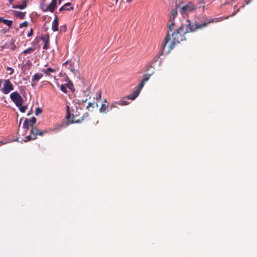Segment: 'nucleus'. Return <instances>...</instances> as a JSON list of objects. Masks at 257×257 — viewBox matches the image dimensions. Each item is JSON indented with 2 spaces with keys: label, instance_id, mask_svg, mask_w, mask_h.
Instances as JSON below:
<instances>
[{
  "label": "nucleus",
  "instance_id": "nucleus-45",
  "mask_svg": "<svg viewBox=\"0 0 257 257\" xmlns=\"http://www.w3.org/2000/svg\"><path fill=\"white\" fill-rule=\"evenodd\" d=\"M5 19L3 17H0V23H4Z\"/></svg>",
  "mask_w": 257,
  "mask_h": 257
},
{
  "label": "nucleus",
  "instance_id": "nucleus-48",
  "mask_svg": "<svg viewBox=\"0 0 257 257\" xmlns=\"http://www.w3.org/2000/svg\"><path fill=\"white\" fill-rule=\"evenodd\" d=\"M22 119H23L22 118H21V119H20V124H21V122H22ZM20 125V124H19V125Z\"/></svg>",
  "mask_w": 257,
  "mask_h": 257
},
{
  "label": "nucleus",
  "instance_id": "nucleus-9",
  "mask_svg": "<svg viewBox=\"0 0 257 257\" xmlns=\"http://www.w3.org/2000/svg\"><path fill=\"white\" fill-rule=\"evenodd\" d=\"M204 22H208V23H206V27H207L209 24L211 23H214L215 21H214V19H208L205 16H202V17L199 18L196 21H195V22H198V23H200V24L203 23Z\"/></svg>",
  "mask_w": 257,
  "mask_h": 257
},
{
  "label": "nucleus",
  "instance_id": "nucleus-8",
  "mask_svg": "<svg viewBox=\"0 0 257 257\" xmlns=\"http://www.w3.org/2000/svg\"><path fill=\"white\" fill-rule=\"evenodd\" d=\"M43 75L41 73H37L34 74L31 79V86L35 88L37 85V82L43 77Z\"/></svg>",
  "mask_w": 257,
  "mask_h": 257
},
{
  "label": "nucleus",
  "instance_id": "nucleus-33",
  "mask_svg": "<svg viewBox=\"0 0 257 257\" xmlns=\"http://www.w3.org/2000/svg\"><path fill=\"white\" fill-rule=\"evenodd\" d=\"M28 120L30 123V125L32 126L36 122V119L35 117H33L31 119H28Z\"/></svg>",
  "mask_w": 257,
  "mask_h": 257
},
{
  "label": "nucleus",
  "instance_id": "nucleus-6",
  "mask_svg": "<svg viewBox=\"0 0 257 257\" xmlns=\"http://www.w3.org/2000/svg\"><path fill=\"white\" fill-rule=\"evenodd\" d=\"M3 84L1 91L5 94H9L14 89V86L9 79H4L3 80Z\"/></svg>",
  "mask_w": 257,
  "mask_h": 257
},
{
  "label": "nucleus",
  "instance_id": "nucleus-21",
  "mask_svg": "<svg viewBox=\"0 0 257 257\" xmlns=\"http://www.w3.org/2000/svg\"><path fill=\"white\" fill-rule=\"evenodd\" d=\"M95 106L96 107H98V103L97 102H89L88 103V104L86 107V108L87 109H88L89 110H91V111H92V110H90V108L92 107V108H94Z\"/></svg>",
  "mask_w": 257,
  "mask_h": 257
},
{
  "label": "nucleus",
  "instance_id": "nucleus-22",
  "mask_svg": "<svg viewBox=\"0 0 257 257\" xmlns=\"http://www.w3.org/2000/svg\"><path fill=\"white\" fill-rule=\"evenodd\" d=\"M39 42H40V39L38 38H36L32 43V44H33L32 48H36V49L39 48L40 47V46L39 45Z\"/></svg>",
  "mask_w": 257,
  "mask_h": 257
},
{
  "label": "nucleus",
  "instance_id": "nucleus-16",
  "mask_svg": "<svg viewBox=\"0 0 257 257\" xmlns=\"http://www.w3.org/2000/svg\"><path fill=\"white\" fill-rule=\"evenodd\" d=\"M13 15L15 17L20 19H24L26 16V12H22L17 11H13Z\"/></svg>",
  "mask_w": 257,
  "mask_h": 257
},
{
  "label": "nucleus",
  "instance_id": "nucleus-46",
  "mask_svg": "<svg viewBox=\"0 0 257 257\" xmlns=\"http://www.w3.org/2000/svg\"><path fill=\"white\" fill-rule=\"evenodd\" d=\"M5 144V143H3V142H0V146H1V145H2L3 144Z\"/></svg>",
  "mask_w": 257,
  "mask_h": 257
},
{
  "label": "nucleus",
  "instance_id": "nucleus-1",
  "mask_svg": "<svg viewBox=\"0 0 257 257\" xmlns=\"http://www.w3.org/2000/svg\"><path fill=\"white\" fill-rule=\"evenodd\" d=\"M186 34V33L184 31V28L181 26L179 28L175 30L172 33V40L168 45L169 41L170 40V35L169 33H168L161 46L162 53H169L175 48L177 44H179L181 42L186 41V39L184 36Z\"/></svg>",
  "mask_w": 257,
  "mask_h": 257
},
{
  "label": "nucleus",
  "instance_id": "nucleus-38",
  "mask_svg": "<svg viewBox=\"0 0 257 257\" xmlns=\"http://www.w3.org/2000/svg\"><path fill=\"white\" fill-rule=\"evenodd\" d=\"M67 30V26L66 25H64L60 27V32H65Z\"/></svg>",
  "mask_w": 257,
  "mask_h": 257
},
{
  "label": "nucleus",
  "instance_id": "nucleus-18",
  "mask_svg": "<svg viewBox=\"0 0 257 257\" xmlns=\"http://www.w3.org/2000/svg\"><path fill=\"white\" fill-rule=\"evenodd\" d=\"M140 93V91L139 90L136 89L134 91V92L132 94L127 96L126 97L130 99L134 100L139 95Z\"/></svg>",
  "mask_w": 257,
  "mask_h": 257
},
{
  "label": "nucleus",
  "instance_id": "nucleus-31",
  "mask_svg": "<svg viewBox=\"0 0 257 257\" xmlns=\"http://www.w3.org/2000/svg\"><path fill=\"white\" fill-rule=\"evenodd\" d=\"M60 90L64 93H67V88H66V86L65 85H63V84H62L60 86Z\"/></svg>",
  "mask_w": 257,
  "mask_h": 257
},
{
  "label": "nucleus",
  "instance_id": "nucleus-12",
  "mask_svg": "<svg viewBox=\"0 0 257 257\" xmlns=\"http://www.w3.org/2000/svg\"><path fill=\"white\" fill-rule=\"evenodd\" d=\"M74 9L72 4L71 3H67L65 4L64 6H63L62 7H61L59 9V12H61L63 11H70L73 10Z\"/></svg>",
  "mask_w": 257,
  "mask_h": 257
},
{
  "label": "nucleus",
  "instance_id": "nucleus-24",
  "mask_svg": "<svg viewBox=\"0 0 257 257\" xmlns=\"http://www.w3.org/2000/svg\"><path fill=\"white\" fill-rule=\"evenodd\" d=\"M41 8L42 11L44 12L49 11V9H48V5H46L44 3L41 4Z\"/></svg>",
  "mask_w": 257,
  "mask_h": 257
},
{
  "label": "nucleus",
  "instance_id": "nucleus-13",
  "mask_svg": "<svg viewBox=\"0 0 257 257\" xmlns=\"http://www.w3.org/2000/svg\"><path fill=\"white\" fill-rule=\"evenodd\" d=\"M63 66H65L66 68L72 72H74L75 71V68L74 66V63L71 62H69L67 61L65 63L63 64Z\"/></svg>",
  "mask_w": 257,
  "mask_h": 257
},
{
  "label": "nucleus",
  "instance_id": "nucleus-43",
  "mask_svg": "<svg viewBox=\"0 0 257 257\" xmlns=\"http://www.w3.org/2000/svg\"><path fill=\"white\" fill-rule=\"evenodd\" d=\"M33 30L32 28H31L30 32H28V33L27 34V36L31 37L33 35Z\"/></svg>",
  "mask_w": 257,
  "mask_h": 257
},
{
  "label": "nucleus",
  "instance_id": "nucleus-28",
  "mask_svg": "<svg viewBox=\"0 0 257 257\" xmlns=\"http://www.w3.org/2000/svg\"><path fill=\"white\" fill-rule=\"evenodd\" d=\"M4 23L9 27H11L13 24V21L12 20L5 19Z\"/></svg>",
  "mask_w": 257,
  "mask_h": 257
},
{
  "label": "nucleus",
  "instance_id": "nucleus-20",
  "mask_svg": "<svg viewBox=\"0 0 257 257\" xmlns=\"http://www.w3.org/2000/svg\"><path fill=\"white\" fill-rule=\"evenodd\" d=\"M32 126H33L32 125H30V123L28 120V118H26L25 119L23 127L24 129H26L27 130H28L30 127H32Z\"/></svg>",
  "mask_w": 257,
  "mask_h": 257
},
{
  "label": "nucleus",
  "instance_id": "nucleus-11",
  "mask_svg": "<svg viewBox=\"0 0 257 257\" xmlns=\"http://www.w3.org/2000/svg\"><path fill=\"white\" fill-rule=\"evenodd\" d=\"M20 3H22V4L20 5H15L12 6L13 9H19L21 10H23L25 9L27 6V0H19Z\"/></svg>",
  "mask_w": 257,
  "mask_h": 257
},
{
  "label": "nucleus",
  "instance_id": "nucleus-5",
  "mask_svg": "<svg viewBox=\"0 0 257 257\" xmlns=\"http://www.w3.org/2000/svg\"><path fill=\"white\" fill-rule=\"evenodd\" d=\"M180 7L179 4L176 3L175 9H172L171 12L170 16L169 24L168 28L169 30L171 32L174 29L175 26L174 19L177 16V9Z\"/></svg>",
  "mask_w": 257,
  "mask_h": 257
},
{
  "label": "nucleus",
  "instance_id": "nucleus-29",
  "mask_svg": "<svg viewBox=\"0 0 257 257\" xmlns=\"http://www.w3.org/2000/svg\"><path fill=\"white\" fill-rule=\"evenodd\" d=\"M35 137H34L33 136H31L30 135H29V136H27L25 139H24V141L25 142H27L28 141H31V140H35Z\"/></svg>",
  "mask_w": 257,
  "mask_h": 257
},
{
  "label": "nucleus",
  "instance_id": "nucleus-14",
  "mask_svg": "<svg viewBox=\"0 0 257 257\" xmlns=\"http://www.w3.org/2000/svg\"><path fill=\"white\" fill-rule=\"evenodd\" d=\"M58 24H59V21L58 19L57 16H55V18L53 20V22L52 23V29L53 31L56 32L58 31Z\"/></svg>",
  "mask_w": 257,
  "mask_h": 257
},
{
  "label": "nucleus",
  "instance_id": "nucleus-41",
  "mask_svg": "<svg viewBox=\"0 0 257 257\" xmlns=\"http://www.w3.org/2000/svg\"><path fill=\"white\" fill-rule=\"evenodd\" d=\"M6 69L7 70L10 71V72L9 73V75H12V74L14 73V69L13 68L8 66Z\"/></svg>",
  "mask_w": 257,
  "mask_h": 257
},
{
  "label": "nucleus",
  "instance_id": "nucleus-44",
  "mask_svg": "<svg viewBox=\"0 0 257 257\" xmlns=\"http://www.w3.org/2000/svg\"><path fill=\"white\" fill-rule=\"evenodd\" d=\"M133 0H121L122 2H125L126 3H130ZM118 1V0H116V3H117Z\"/></svg>",
  "mask_w": 257,
  "mask_h": 257
},
{
  "label": "nucleus",
  "instance_id": "nucleus-35",
  "mask_svg": "<svg viewBox=\"0 0 257 257\" xmlns=\"http://www.w3.org/2000/svg\"><path fill=\"white\" fill-rule=\"evenodd\" d=\"M49 45H50V41H46L45 43H44V45L43 46V49L44 50H47L49 48Z\"/></svg>",
  "mask_w": 257,
  "mask_h": 257
},
{
  "label": "nucleus",
  "instance_id": "nucleus-25",
  "mask_svg": "<svg viewBox=\"0 0 257 257\" xmlns=\"http://www.w3.org/2000/svg\"><path fill=\"white\" fill-rule=\"evenodd\" d=\"M101 98V90H98L95 94V96L94 97V99H96L97 100H100Z\"/></svg>",
  "mask_w": 257,
  "mask_h": 257
},
{
  "label": "nucleus",
  "instance_id": "nucleus-37",
  "mask_svg": "<svg viewBox=\"0 0 257 257\" xmlns=\"http://www.w3.org/2000/svg\"><path fill=\"white\" fill-rule=\"evenodd\" d=\"M42 112V109L40 107H37L35 110V114L36 115H38Z\"/></svg>",
  "mask_w": 257,
  "mask_h": 257
},
{
  "label": "nucleus",
  "instance_id": "nucleus-30",
  "mask_svg": "<svg viewBox=\"0 0 257 257\" xmlns=\"http://www.w3.org/2000/svg\"><path fill=\"white\" fill-rule=\"evenodd\" d=\"M151 76V74H146L144 75V78L142 80L145 83L149 79L150 76Z\"/></svg>",
  "mask_w": 257,
  "mask_h": 257
},
{
  "label": "nucleus",
  "instance_id": "nucleus-10",
  "mask_svg": "<svg viewBox=\"0 0 257 257\" xmlns=\"http://www.w3.org/2000/svg\"><path fill=\"white\" fill-rule=\"evenodd\" d=\"M31 133L33 135L34 137L36 139L37 135L43 136L44 135V132L40 131L36 126H32L31 129Z\"/></svg>",
  "mask_w": 257,
  "mask_h": 257
},
{
  "label": "nucleus",
  "instance_id": "nucleus-3",
  "mask_svg": "<svg viewBox=\"0 0 257 257\" xmlns=\"http://www.w3.org/2000/svg\"><path fill=\"white\" fill-rule=\"evenodd\" d=\"M66 110H67V114L66 116V119H67L68 123H79L82 122L84 119L85 115L86 117L88 116V114L86 112L85 115H83L80 118H77L78 114H77V112L75 114H73L72 119H71V112L70 107L68 105L66 106Z\"/></svg>",
  "mask_w": 257,
  "mask_h": 257
},
{
  "label": "nucleus",
  "instance_id": "nucleus-32",
  "mask_svg": "<svg viewBox=\"0 0 257 257\" xmlns=\"http://www.w3.org/2000/svg\"><path fill=\"white\" fill-rule=\"evenodd\" d=\"M67 87L69 88L70 89L72 90V88L73 87V84L72 82L69 80L66 84Z\"/></svg>",
  "mask_w": 257,
  "mask_h": 257
},
{
  "label": "nucleus",
  "instance_id": "nucleus-4",
  "mask_svg": "<svg viewBox=\"0 0 257 257\" xmlns=\"http://www.w3.org/2000/svg\"><path fill=\"white\" fill-rule=\"evenodd\" d=\"M182 2H179L178 4H179L180 7V13L182 15L191 13L196 9L191 3H189L185 5H182Z\"/></svg>",
  "mask_w": 257,
  "mask_h": 257
},
{
  "label": "nucleus",
  "instance_id": "nucleus-34",
  "mask_svg": "<svg viewBox=\"0 0 257 257\" xmlns=\"http://www.w3.org/2000/svg\"><path fill=\"white\" fill-rule=\"evenodd\" d=\"M145 83V82L142 80L141 83H140L139 86L137 87V89H138L140 91H141V89L144 87Z\"/></svg>",
  "mask_w": 257,
  "mask_h": 257
},
{
  "label": "nucleus",
  "instance_id": "nucleus-17",
  "mask_svg": "<svg viewBox=\"0 0 257 257\" xmlns=\"http://www.w3.org/2000/svg\"><path fill=\"white\" fill-rule=\"evenodd\" d=\"M41 71L43 72L46 75L50 76V73L55 72L56 70L54 68H48L47 69H42Z\"/></svg>",
  "mask_w": 257,
  "mask_h": 257
},
{
  "label": "nucleus",
  "instance_id": "nucleus-49",
  "mask_svg": "<svg viewBox=\"0 0 257 257\" xmlns=\"http://www.w3.org/2000/svg\"><path fill=\"white\" fill-rule=\"evenodd\" d=\"M13 1H14V0H10V3H12V2H13Z\"/></svg>",
  "mask_w": 257,
  "mask_h": 257
},
{
  "label": "nucleus",
  "instance_id": "nucleus-27",
  "mask_svg": "<svg viewBox=\"0 0 257 257\" xmlns=\"http://www.w3.org/2000/svg\"><path fill=\"white\" fill-rule=\"evenodd\" d=\"M116 103L117 104L120 105H126L128 104V103L126 101L123 100H120L118 101H116Z\"/></svg>",
  "mask_w": 257,
  "mask_h": 257
},
{
  "label": "nucleus",
  "instance_id": "nucleus-7",
  "mask_svg": "<svg viewBox=\"0 0 257 257\" xmlns=\"http://www.w3.org/2000/svg\"><path fill=\"white\" fill-rule=\"evenodd\" d=\"M10 97L17 106H21L23 103V99L22 96L17 91H14L11 93Z\"/></svg>",
  "mask_w": 257,
  "mask_h": 257
},
{
  "label": "nucleus",
  "instance_id": "nucleus-15",
  "mask_svg": "<svg viewBox=\"0 0 257 257\" xmlns=\"http://www.w3.org/2000/svg\"><path fill=\"white\" fill-rule=\"evenodd\" d=\"M57 6V0H52L50 5H48V9L49 11L53 13Z\"/></svg>",
  "mask_w": 257,
  "mask_h": 257
},
{
  "label": "nucleus",
  "instance_id": "nucleus-47",
  "mask_svg": "<svg viewBox=\"0 0 257 257\" xmlns=\"http://www.w3.org/2000/svg\"><path fill=\"white\" fill-rule=\"evenodd\" d=\"M87 99H83V100H82V101H83V102H86V101H87Z\"/></svg>",
  "mask_w": 257,
  "mask_h": 257
},
{
  "label": "nucleus",
  "instance_id": "nucleus-36",
  "mask_svg": "<svg viewBox=\"0 0 257 257\" xmlns=\"http://www.w3.org/2000/svg\"><path fill=\"white\" fill-rule=\"evenodd\" d=\"M19 107H20V110L22 112H25L27 108V106L26 105L22 106V105L21 106H19Z\"/></svg>",
  "mask_w": 257,
  "mask_h": 257
},
{
  "label": "nucleus",
  "instance_id": "nucleus-40",
  "mask_svg": "<svg viewBox=\"0 0 257 257\" xmlns=\"http://www.w3.org/2000/svg\"><path fill=\"white\" fill-rule=\"evenodd\" d=\"M116 104H117L116 101L112 103L110 106V110L112 109L113 108H117Z\"/></svg>",
  "mask_w": 257,
  "mask_h": 257
},
{
  "label": "nucleus",
  "instance_id": "nucleus-51",
  "mask_svg": "<svg viewBox=\"0 0 257 257\" xmlns=\"http://www.w3.org/2000/svg\"><path fill=\"white\" fill-rule=\"evenodd\" d=\"M103 102H105V103L106 102V100L105 99L104 101H103Z\"/></svg>",
  "mask_w": 257,
  "mask_h": 257
},
{
  "label": "nucleus",
  "instance_id": "nucleus-50",
  "mask_svg": "<svg viewBox=\"0 0 257 257\" xmlns=\"http://www.w3.org/2000/svg\"><path fill=\"white\" fill-rule=\"evenodd\" d=\"M235 14V13H234V14H232L231 16H234Z\"/></svg>",
  "mask_w": 257,
  "mask_h": 257
},
{
  "label": "nucleus",
  "instance_id": "nucleus-39",
  "mask_svg": "<svg viewBox=\"0 0 257 257\" xmlns=\"http://www.w3.org/2000/svg\"><path fill=\"white\" fill-rule=\"evenodd\" d=\"M28 25V23L27 22L25 21L22 23L20 24V28H22L23 27H27Z\"/></svg>",
  "mask_w": 257,
  "mask_h": 257
},
{
  "label": "nucleus",
  "instance_id": "nucleus-19",
  "mask_svg": "<svg viewBox=\"0 0 257 257\" xmlns=\"http://www.w3.org/2000/svg\"><path fill=\"white\" fill-rule=\"evenodd\" d=\"M108 105H106L105 103H103L100 108H99V111L100 112H103L104 113H106L108 112Z\"/></svg>",
  "mask_w": 257,
  "mask_h": 257
},
{
  "label": "nucleus",
  "instance_id": "nucleus-42",
  "mask_svg": "<svg viewBox=\"0 0 257 257\" xmlns=\"http://www.w3.org/2000/svg\"><path fill=\"white\" fill-rule=\"evenodd\" d=\"M11 49L12 50H15L16 47V46L14 45V43L13 42H12L11 43Z\"/></svg>",
  "mask_w": 257,
  "mask_h": 257
},
{
  "label": "nucleus",
  "instance_id": "nucleus-23",
  "mask_svg": "<svg viewBox=\"0 0 257 257\" xmlns=\"http://www.w3.org/2000/svg\"><path fill=\"white\" fill-rule=\"evenodd\" d=\"M36 49V48L30 47V48H29L28 49L24 50L22 52V54H31V53H33Z\"/></svg>",
  "mask_w": 257,
  "mask_h": 257
},
{
  "label": "nucleus",
  "instance_id": "nucleus-2",
  "mask_svg": "<svg viewBox=\"0 0 257 257\" xmlns=\"http://www.w3.org/2000/svg\"><path fill=\"white\" fill-rule=\"evenodd\" d=\"M187 24L185 26V33H190L196 31L198 29H203L206 27L207 22H204L203 23H198V22H192L190 20H187Z\"/></svg>",
  "mask_w": 257,
  "mask_h": 257
},
{
  "label": "nucleus",
  "instance_id": "nucleus-52",
  "mask_svg": "<svg viewBox=\"0 0 257 257\" xmlns=\"http://www.w3.org/2000/svg\"><path fill=\"white\" fill-rule=\"evenodd\" d=\"M18 140H19V139H17V140H16V141H19Z\"/></svg>",
  "mask_w": 257,
  "mask_h": 257
},
{
  "label": "nucleus",
  "instance_id": "nucleus-26",
  "mask_svg": "<svg viewBox=\"0 0 257 257\" xmlns=\"http://www.w3.org/2000/svg\"><path fill=\"white\" fill-rule=\"evenodd\" d=\"M40 40H42L44 43H45L46 41L47 42V40L48 41H50L49 35H46L45 36H42Z\"/></svg>",
  "mask_w": 257,
  "mask_h": 257
}]
</instances>
